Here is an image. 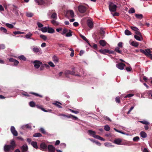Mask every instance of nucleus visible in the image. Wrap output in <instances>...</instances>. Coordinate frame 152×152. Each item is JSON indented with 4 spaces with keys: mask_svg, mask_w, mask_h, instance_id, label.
<instances>
[{
    "mask_svg": "<svg viewBox=\"0 0 152 152\" xmlns=\"http://www.w3.org/2000/svg\"><path fill=\"white\" fill-rule=\"evenodd\" d=\"M32 36V34L31 32H29L26 35L25 37L27 39H30Z\"/></svg>",
    "mask_w": 152,
    "mask_h": 152,
    "instance_id": "nucleus-28",
    "label": "nucleus"
},
{
    "mask_svg": "<svg viewBox=\"0 0 152 152\" xmlns=\"http://www.w3.org/2000/svg\"><path fill=\"white\" fill-rule=\"evenodd\" d=\"M96 139H99V140H102V141H104V139L103 138H102V137L98 136V135H97L96 136Z\"/></svg>",
    "mask_w": 152,
    "mask_h": 152,
    "instance_id": "nucleus-53",
    "label": "nucleus"
},
{
    "mask_svg": "<svg viewBox=\"0 0 152 152\" xmlns=\"http://www.w3.org/2000/svg\"><path fill=\"white\" fill-rule=\"evenodd\" d=\"M31 126L30 124H27L22 126V128L23 129H24L26 128H31Z\"/></svg>",
    "mask_w": 152,
    "mask_h": 152,
    "instance_id": "nucleus-25",
    "label": "nucleus"
},
{
    "mask_svg": "<svg viewBox=\"0 0 152 152\" xmlns=\"http://www.w3.org/2000/svg\"><path fill=\"white\" fill-rule=\"evenodd\" d=\"M111 14H112L113 16V17L115 16H119L120 15L119 13L117 12H115L113 14L111 13Z\"/></svg>",
    "mask_w": 152,
    "mask_h": 152,
    "instance_id": "nucleus-59",
    "label": "nucleus"
},
{
    "mask_svg": "<svg viewBox=\"0 0 152 152\" xmlns=\"http://www.w3.org/2000/svg\"><path fill=\"white\" fill-rule=\"evenodd\" d=\"M40 147L41 149L43 151H46L47 149V146L44 143H42L40 144Z\"/></svg>",
    "mask_w": 152,
    "mask_h": 152,
    "instance_id": "nucleus-14",
    "label": "nucleus"
},
{
    "mask_svg": "<svg viewBox=\"0 0 152 152\" xmlns=\"http://www.w3.org/2000/svg\"><path fill=\"white\" fill-rule=\"evenodd\" d=\"M117 6L112 2H110L109 4V9L110 12H115L116 11Z\"/></svg>",
    "mask_w": 152,
    "mask_h": 152,
    "instance_id": "nucleus-3",
    "label": "nucleus"
},
{
    "mask_svg": "<svg viewBox=\"0 0 152 152\" xmlns=\"http://www.w3.org/2000/svg\"><path fill=\"white\" fill-rule=\"evenodd\" d=\"M135 12V10L134 8H132L129 9V13H133Z\"/></svg>",
    "mask_w": 152,
    "mask_h": 152,
    "instance_id": "nucleus-41",
    "label": "nucleus"
},
{
    "mask_svg": "<svg viewBox=\"0 0 152 152\" xmlns=\"http://www.w3.org/2000/svg\"><path fill=\"white\" fill-rule=\"evenodd\" d=\"M28 149V146L26 145H23L21 148L22 152H26L27 151Z\"/></svg>",
    "mask_w": 152,
    "mask_h": 152,
    "instance_id": "nucleus-19",
    "label": "nucleus"
},
{
    "mask_svg": "<svg viewBox=\"0 0 152 152\" xmlns=\"http://www.w3.org/2000/svg\"><path fill=\"white\" fill-rule=\"evenodd\" d=\"M87 23L88 26L90 28H92L93 27V22L91 20H88L87 21Z\"/></svg>",
    "mask_w": 152,
    "mask_h": 152,
    "instance_id": "nucleus-15",
    "label": "nucleus"
},
{
    "mask_svg": "<svg viewBox=\"0 0 152 152\" xmlns=\"http://www.w3.org/2000/svg\"><path fill=\"white\" fill-rule=\"evenodd\" d=\"M67 12L70 15L72 18H73L74 17V13L72 10H69Z\"/></svg>",
    "mask_w": 152,
    "mask_h": 152,
    "instance_id": "nucleus-26",
    "label": "nucleus"
},
{
    "mask_svg": "<svg viewBox=\"0 0 152 152\" xmlns=\"http://www.w3.org/2000/svg\"><path fill=\"white\" fill-rule=\"evenodd\" d=\"M40 131L43 134H46V132L44 129L42 128H41L40 129Z\"/></svg>",
    "mask_w": 152,
    "mask_h": 152,
    "instance_id": "nucleus-51",
    "label": "nucleus"
},
{
    "mask_svg": "<svg viewBox=\"0 0 152 152\" xmlns=\"http://www.w3.org/2000/svg\"><path fill=\"white\" fill-rule=\"evenodd\" d=\"M75 72L73 71H70V70H66L65 71L64 74L67 77H69L68 76V75H75Z\"/></svg>",
    "mask_w": 152,
    "mask_h": 152,
    "instance_id": "nucleus-10",
    "label": "nucleus"
},
{
    "mask_svg": "<svg viewBox=\"0 0 152 152\" xmlns=\"http://www.w3.org/2000/svg\"><path fill=\"white\" fill-rule=\"evenodd\" d=\"M125 66V64L122 63H119L116 65V67L120 70L124 69Z\"/></svg>",
    "mask_w": 152,
    "mask_h": 152,
    "instance_id": "nucleus-9",
    "label": "nucleus"
},
{
    "mask_svg": "<svg viewBox=\"0 0 152 152\" xmlns=\"http://www.w3.org/2000/svg\"><path fill=\"white\" fill-rule=\"evenodd\" d=\"M12 134L15 136H18V133L15 130V128L13 126H11L10 128Z\"/></svg>",
    "mask_w": 152,
    "mask_h": 152,
    "instance_id": "nucleus-11",
    "label": "nucleus"
},
{
    "mask_svg": "<svg viewBox=\"0 0 152 152\" xmlns=\"http://www.w3.org/2000/svg\"><path fill=\"white\" fill-rule=\"evenodd\" d=\"M48 151L49 152H55V148L52 145H49L48 147Z\"/></svg>",
    "mask_w": 152,
    "mask_h": 152,
    "instance_id": "nucleus-12",
    "label": "nucleus"
},
{
    "mask_svg": "<svg viewBox=\"0 0 152 152\" xmlns=\"http://www.w3.org/2000/svg\"><path fill=\"white\" fill-rule=\"evenodd\" d=\"M37 24L39 28H41L43 26V25L39 22H37Z\"/></svg>",
    "mask_w": 152,
    "mask_h": 152,
    "instance_id": "nucleus-58",
    "label": "nucleus"
},
{
    "mask_svg": "<svg viewBox=\"0 0 152 152\" xmlns=\"http://www.w3.org/2000/svg\"><path fill=\"white\" fill-rule=\"evenodd\" d=\"M25 33L24 32H21L20 31H14L13 32V34L15 35L18 34H23Z\"/></svg>",
    "mask_w": 152,
    "mask_h": 152,
    "instance_id": "nucleus-45",
    "label": "nucleus"
},
{
    "mask_svg": "<svg viewBox=\"0 0 152 152\" xmlns=\"http://www.w3.org/2000/svg\"><path fill=\"white\" fill-rule=\"evenodd\" d=\"M134 37L136 40L139 41H141L143 40L142 35H134Z\"/></svg>",
    "mask_w": 152,
    "mask_h": 152,
    "instance_id": "nucleus-16",
    "label": "nucleus"
},
{
    "mask_svg": "<svg viewBox=\"0 0 152 152\" xmlns=\"http://www.w3.org/2000/svg\"><path fill=\"white\" fill-rule=\"evenodd\" d=\"M139 137H134L133 138V140L134 141H138L139 140Z\"/></svg>",
    "mask_w": 152,
    "mask_h": 152,
    "instance_id": "nucleus-54",
    "label": "nucleus"
},
{
    "mask_svg": "<svg viewBox=\"0 0 152 152\" xmlns=\"http://www.w3.org/2000/svg\"><path fill=\"white\" fill-rule=\"evenodd\" d=\"M115 101L116 102L118 103L120 102V99L119 97H117L115 98Z\"/></svg>",
    "mask_w": 152,
    "mask_h": 152,
    "instance_id": "nucleus-60",
    "label": "nucleus"
},
{
    "mask_svg": "<svg viewBox=\"0 0 152 152\" xmlns=\"http://www.w3.org/2000/svg\"><path fill=\"white\" fill-rule=\"evenodd\" d=\"M51 23L54 25H56L58 24V22L56 20H53L51 21Z\"/></svg>",
    "mask_w": 152,
    "mask_h": 152,
    "instance_id": "nucleus-62",
    "label": "nucleus"
},
{
    "mask_svg": "<svg viewBox=\"0 0 152 152\" xmlns=\"http://www.w3.org/2000/svg\"><path fill=\"white\" fill-rule=\"evenodd\" d=\"M42 134L39 133H37L34 134L33 135L34 137H39L42 136Z\"/></svg>",
    "mask_w": 152,
    "mask_h": 152,
    "instance_id": "nucleus-37",
    "label": "nucleus"
},
{
    "mask_svg": "<svg viewBox=\"0 0 152 152\" xmlns=\"http://www.w3.org/2000/svg\"><path fill=\"white\" fill-rule=\"evenodd\" d=\"M47 32L50 34H53L55 32V30L53 28L49 27H48Z\"/></svg>",
    "mask_w": 152,
    "mask_h": 152,
    "instance_id": "nucleus-18",
    "label": "nucleus"
},
{
    "mask_svg": "<svg viewBox=\"0 0 152 152\" xmlns=\"http://www.w3.org/2000/svg\"><path fill=\"white\" fill-rule=\"evenodd\" d=\"M99 52L100 53L104 54H105L106 53V49H100L99 50Z\"/></svg>",
    "mask_w": 152,
    "mask_h": 152,
    "instance_id": "nucleus-49",
    "label": "nucleus"
},
{
    "mask_svg": "<svg viewBox=\"0 0 152 152\" xmlns=\"http://www.w3.org/2000/svg\"><path fill=\"white\" fill-rule=\"evenodd\" d=\"M40 30L43 32H46L47 31L48 27H42L40 29Z\"/></svg>",
    "mask_w": 152,
    "mask_h": 152,
    "instance_id": "nucleus-34",
    "label": "nucleus"
},
{
    "mask_svg": "<svg viewBox=\"0 0 152 152\" xmlns=\"http://www.w3.org/2000/svg\"><path fill=\"white\" fill-rule=\"evenodd\" d=\"M127 64L129 65V66L128 67H127L126 68V70L127 72H128L131 71L132 70V68L131 67V66H130L129 64L128 63Z\"/></svg>",
    "mask_w": 152,
    "mask_h": 152,
    "instance_id": "nucleus-35",
    "label": "nucleus"
},
{
    "mask_svg": "<svg viewBox=\"0 0 152 152\" xmlns=\"http://www.w3.org/2000/svg\"><path fill=\"white\" fill-rule=\"evenodd\" d=\"M88 133L91 136H92L93 137L96 138L97 135H96V133L95 132L91 130H89L88 131Z\"/></svg>",
    "mask_w": 152,
    "mask_h": 152,
    "instance_id": "nucleus-13",
    "label": "nucleus"
},
{
    "mask_svg": "<svg viewBox=\"0 0 152 152\" xmlns=\"http://www.w3.org/2000/svg\"><path fill=\"white\" fill-rule=\"evenodd\" d=\"M135 15L137 18L139 19H141L143 18V16L142 14H135Z\"/></svg>",
    "mask_w": 152,
    "mask_h": 152,
    "instance_id": "nucleus-29",
    "label": "nucleus"
},
{
    "mask_svg": "<svg viewBox=\"0 0 152 152\" xmlns=\"http://www.w3.org/2000/svg\"><path fill=\"white\" fill-rule=\"evenodd\" d=\"M90 46L96 50H97V45L96 44H93L92 45H90Z\"/></svg>",
    "mask_w": 152,
    "mask_h": 152,
    "instance_id": "nucleus-47",
    "label": "nucleus"
},
{
    "mask_svg": "<svg viewBox=\"0 0 152 152\" xmlns=\"http://www.w3.org/2000/svg\"><path fill=\"white\" fill-rule=\"evenodd\" d=\"M139 122L142 123L143 124L145 125H148L150 124V123L146 121L143 120L142 121H139Z\"/></svg>",
    "mask_w": 152,
    "mask_h": 152,
    "instance_id": "nucleus-32",
    "label": "nucleus"
},
{
    "mask_svg": "<svg viewBox=\"0 0 152 152\" xmlns=\"http://www.w3.org/2000/svg\"><path fill=\"white\" fill-rule=\"evenodd\" d=\"M69 110L71 112H72V113H75L76 114H77V113H79V111H78V110L75 111V110H72L71 109H69Z\"/></svg>",
    "mask_w": 152,
    "mask_h": 152,
    "instance_id": "nucleus-52",
    "label": "nucleus"
},
{
    "mask_svg": "<svg viewBox=\"0 0 152 152\" xmlns=\"http://www.w3.org/2000/svg\"><path fill=\"white\" fill-rule=\"evenodd\" d=\"M34 66L35 68H39L42 65V63L38 60H35L33 61Z\"/></svg>",
    "mask_w": 152,
    "mask_h": 152,
    "instance_id": "nucleus-6",
    "label": "nucleus"
},
{
    "mask_svg": "<svg viewBox=\"0 0 152 152\" xmlns=\"http://www.w3.org/2000/svg\"><path fill=\"white\" fill-rule=\"evenodd\" d=\"M33 15V14L31 13L28 12L26 14V16L28 17H32Z\"/></svg>",
    "mask_w": 152,
    "mask_h": 152,
    "instance_id": "nucleus-50",
    "label": "nucleus"
},
{
    "mask_svg": "<svg viewBox=\"0 0 152 152\" xmlns=\"http://www.w3.org/2000/svg\"><path fill=\"white\" fill-rule=\"evenodd\" d=\"M131 28L134 31H135L137 30H139V29L136 27L134 26H131Z\"/></svg>",
    "mask_w": 152,
    "mask_h": 152,
    "instance_id": "nucleus-55",
    "label": "nucleus"
},
{
    "mask_svg": "<svg viewBox=\"0 0 152 152\" xmlns=\"http://www.w3.org/2000/svg\"><path fill=\"white\" fill-rule=\"evenodd\" d=\"M1 30L5 33H6L7 31V30L3 27H1Z\"/></svg>",
    "mask_w": 152,
    "mask_h": 152,
    "instance_id": "nucleus-56",
    "label": "nucleus"
},
{
    "mask_svg": "<svg viewBox=\"0 0 152 152\" xmlns=\"http://www.w3.org/2000/svg\"><path fill=\"white\" fill-rule=\"evenodd\" d=\"M42 110L44 112H50L52 111V110H46L43 108H42Z\"/></svg>",
    "mask_w": 152,
    "mask_h": 152,
    "instance_id": "nucleus-61",
    "label": "nucleus"
},
{
    "mask_svg": "<svg viewBox=\"0 0 152 152\" xmlns=\"http://www.w3.org/2000/svg\"><path fill=\"white\" fill-rule=\"evenodd\" d=\"M113 142L117 145H129L127 143H126L125 144H123L122 143V140L120 138H117L115 139L114 141Z\"/></svg>",
    "mask_w": 152,
    "mask_h": 152,
    "instance_id": "nucleus-8",
    "label": "nucleus"
},
{
    "mask_svg": "<svg viewBox=\"0 0 152 152\" xmlns=\"http://www.w3.org/2000/svg\"><path fill=\"white\" fill-rule=\"evenodd\" d=\"M49 65L51 67H54L55 66V65L51 61H50L48 63Z\"/></svg>",
    "mask_w": 152,
    "mask_h": 152,
    "instance_id": "nucleus-63",
    "label": "nucleus"
},
{
    "mask_svg": "<svg viewBox=\"0 0 152 152\" xmlns=\"http://www.w3.org/2000/svg\"><path fill=\"white\" fill-rule=\"evenodd\" d=\"M19 58L20 60L23 61H26V58L23 55H21L19 57Z\"/></svg>",
    "mask_w": 152,
    "mask_h": 152,
    "instance_id": "nucleus-36",
    "label": "nucleus"
},
{
    "mask_svg": "<svg viewBox=\"0 0 152 152\" xmlns=\"http://www.w3.org/2000/svg\"><path fill=\"white\" fill-rule=\"evenodd\" d=\"M134 96V94H130L126 95L124 97L125 98H128L132 97Z\"/></svg>",
    "mask_w": 152,
    "mask_h": 152,
    "instance_id": "nucleus-39",
    "label": "nucleus"
},
{
    "mask_svg": "<svg viewBox=\"0 0 152 152\" xmlns=\"http://www.w3.org/2000/svg\"><path fill=\"white\" fill-rule=\"evenodd\" d=\"M140 135L142 137L145 138L147 137L146 133L142 131L140 132Z\"/></svg>",
    "mask_w": 152,
    "mask_h": 152,
    "instance_id": "nucleus-30",
    "label": "nucleus"
},
{
    "mask_svg": "<svg viewBox=\"0 0 152 152\" xmlns=\"http://www.w3.org/2000/svg\"><path fill=\"white\" fill-rule=\"evenodd\" d=\"M16 146L15 142L13 140L10 141V145H5L4 146V150L5 152L10 151L13 150Z\"/></svg>",
    "mask_w": 152,
    "mask_h": 152,
    "instance_id": "nucleus-1",
    "label": "nucleus"
},
{
    "mask_svg": "<svg viewBox=\"0 0 152 152\" xmlns=\"http://www.w3.org/2000/svg\"><path fill=\"white\" fill-rule=\"evenodd\" d=\"M123 43L122 42H119L118 43V47L120 48H123L122 45Z\"/></svg>",
    "mask_w": 152,
    "mask_h": 152,
    "instance_id": "nucleus-57",
    "label": "nucleus"
},
{
    "mask_svg": "<svg viewBox=\"0 0 152 152\" xmlns=\"http://www.w3.org/2000/svg\"><path fill=\"white\" fill-rule=\"evenodd\" d=\"M10 9H12V11L17 15H19L18 8L16 6L12 5L10 6Z\"/></svg>",
    "mask_w": 152,
    "mask_h": 152,
    "instance_id": "nucleus-5",
    "label": "nucleus"
},
{
    "mask_svg": "<svg viewBox=\"0 0 152 152\" xmlns=\"http://www.w3.org/2000/svg\"><path fill=\"white\" fill-rule=\"evenodd\" d=\"M78 9L79 12L81 13H85L87 10L86 7L83 5H80L78 7Z\"/></svg>",
    "mask_w": 152,
    "mask_h": 152,
    "instance_id": "nucleus-4",
    "label": "nucleus"
},
{
    "mask_svg": "<svg viewBox=\"0 0 152 152\" xmlns=\"http://www.w3.org/2000/svg\"><path fill=\"white\" fill-rule=\"evenodd\" d=\"M48 65L47 64H43L40 66V70H42L44 69L45 67H48Z\"/></svg>",
    "mask_w": 152,
    "mask_h": 152,
    "instance_id": "nucleus-31",
    "label": "nucleus"
},
{
    "mask_svg": "<svg viewBox=\"0 0 152 152\" xmlns=\"http://www.w3.org/2000/svg\"><path fill=\"white\" fill-rule=\"evenodd\" d=\"M130 45L132 46L137 47L139 45V43L136 41H132L131 42Z\"/></svg>",
    "mask_w": 152,
    "mask_h": 152,
    "instance_id": "nucleus-23",
    "label": "nucleus"
},
{
    "mask_svg": "<svg viewBox=\"0 0 152 152\" xmlns=\"http://www.w3.org/2000/svg\"><path fill=\"white\" fill-rule=\"evenodd\" d=\"M145 53L144 54L147 56L148 57L151 53V51L149 49H145Z\"/></svg>",
    "mask_w": 152,
    "mask_h": 152,
    "instance_id": "nucleus-24",
    "label": "nucleus"
},
{
    "mask_svg": "<svg viewBox=\"0 0 152 152\" xmlns=\"http://www.w3.org/2000/svg\"><path fill=\"white\" fill-rule=\"evenodd\" d=\"M40 37L43 39L44 41H46L47 39V36L43 34L40 35Z\"/></svg>",
    "mask_w": 152,
    "mask_h": 152,
    "instance_id": "nucleus-33",
    "label": "nucleus"
},
{
    "mask_svg": "<svg viewBox=\"0 0 152 152\" xmlns=\"http://www.w3.org/2000/svg\"><path fill=\"white\" fill-rule=\"evenodd\" d=\"M9 61L10 62H13L14 64L15 65H17L19 63V62L18 61L13 58H10L9 59Z\"/></svg>",
    "mask_w": 152,
    "mask_h": 152,
    "instance_id": "nucleus-17",
    "label": "nucleus"
},
{
    "mask_svg": "<svg viewBox=\"0 0 152 152\" xmlns=\"http://www.w3.org/2000/svg\"><path fill=\"white\" fill-rule=\"evenodd\" d=\"M60 33L62 35H65L66 37H69L72 36V31L71 30H68L67 29L64 28L62 30V31Z\"/></svg>",
    "mask_w": 152,
    "mask_h": 152,
    "instance_id": "nucleus-2",
    "label": "nucleus"
},
{
    "mask_svg": "<svg viewBox=\"0 0 152 152\" xmlns=\"http://www.w3.org/2000/svg\"><path fill=\"white\" fill-rule=\"evenodd\" d=\"M6 25L8 27L10 28H12L14 27V26L12 24L9 23H6Z\"/></svg>",
    "mask_w": 152,
    "mask_h": 152,
    "instance_id": "nucleus-42",
    "label": "nucleus"
},
{
    "mask_svg": "<svg viewBox=\"0 0 152 152\" xmlns=\"http://www.w3.org/2000/svg\"><path fill=\"white\" fill-rule=\"evenodd\" d=\"M53 61L55 63H57L59 61L58 58L56 56H54L52 58Z\"/></svg>",
    "mask_w": 152,
    "mask_h": 152,
    "instance_id": "nucleus-22",
    "label": "nucleus"
},
{
    "mask_svg": "<svg viewBox=\"0 0 152 152\" xmlns=\"http://www.w3.org/2000/svg\"><path fill=\"white\" fill-rule=\"evenodd\" d=\"M99 44L102 47H104L106 44V41L104 40H101L99 41Z\"/></svg>",
    "mask_w": 152,
    "mask_h": 152,
    "instance_id": "nucleus-21",
    "label": "nucleus"
},
{
    "mask_svg": "<svg viewBox=\"0 0 152 152\" xmlns=\"http://www.w3.org/2000/svg\"><path fill=\"white\" fill-rule=\"evenodd\" d=\"M31 145L34 148H37L38 146L36 142L34 141L31 142Z\"/></svg>",
    "mask_w": 152,
    "mask_h": 152,
    "instance_id": "nucleus-27",
    "label": "nucleus"
},
{
    "mask_svg": "<svg viewBox=\"0 0 152 152\" xmlns=\"http://www.w3.org/2000/svg\"><path fill=\"white\" fill-rule=\"evenodd\" d=\"M5 48V46L4 44H1L0 45V50L3 49Z\"/></svg>",
    "mask_w": 152,
    "mask_h": 152,
    "instance_id": "nucleus-64",
    "label": "nucleus"
},
{
    "mask_svg": "<svg viewBox=\"0 0 152 152\" xmlns=\"http://www.w3.org/2000/svg\"><path fill=\"white\" fill-rule=\"evenodd\" d=\"M125 34L126 35H130L132 34L131 32L128 30H126L125 31Z\"/></svg>",
    "mask_w": 152,
    "mask_h": 152,
    "instance_id": "nucleus-38",
    "label": "nucleus"
},
{
    "mask_svg": "<svg viewBox=\"0 0 152 152\" xmlns=\"http://www.w3.org/2000/svg\"><path fill=\"white\" fill-rule=\"evenodd\" d=\"M32 50L35 53H38V54H41L42 53L41 50L39 47H34Z\"/></svg>",
    "mask_w": 152,
    "mask_h": 152,
    "instance_id": "nucleus-7",
    "label": "nucleus"
},
{
    "mask_svg": "<svg viewBox=\"0 0 152 152\" xmlns=\"http://www.w3.org/2000/svg\"><path fill=\"white\" fill-rule=\"evenodd\" d=\"M120 48L117 47L115 49V51L118 53L121 54V51L120 50Z\"/></svg>",
    "mask_w": 152,
    "mask_h": 152,
    "instance_id": "nucleus-43",
    "label": "nucleus"
},
{
    "mask_svg": "<svg viewBox=\"0 0 152 152\" xmlns=\"http://www.w3.org/2000/svg\"><path fill=\"white\" fill-rule=\"evenodd\" d=\"M104 129L105 131H108L110 130V128L108 125H106L104 126Z\"/></svg>",
    "mask_w": 152,
    "mask_h": 152,
    "instance_id": "nucleus-44",
    "label": "nucleus"
},
{
    "mask_svg": "<svg viewBox=\"0 0 152 152\" xmlns=\"http://www.w3.org/2000/svg\"><path fill=\"white\" fill-rule=\"evenodd\" d=\"M53 104H54V105H56L57 107L58 108H62V107L60 105H61L62 104L58 102V101H56L54 103H53Z\"/></svg>",
    "mask_w": 152,
    "mask_h": 152,
    "instance_id": "nucleus-20",
    "label": "nucleus"
},
{
    "mask_svg": "<svg viewBox=\"0 0 152 152\" xmlns=\"http://www.w3.org/2000/svg\"><path fill=\"white\" fill-rule=\"evenodd\" d=\"M51 18H52L54 19H55L57 18V14L56 13H54L51 15Z\"/></svg>",
    "mask_w": 152,
    "mask_h": 152,
    "instance_id": "nucleus-40",
    "label": "nucleus"
},
{
    "mask_svg": "<svg viewBox=\"0 0 152 152\" xmlns=\"http://www.w3.org/2000/svg\"><path fill=\"white\" fill-rule=\"evenodd\" d=\"M38 4H41L43 3V1L42 0H35Z\"/></svg>",
    "mask_w": 152,
    "mask_h": 152,
    "instance_id": "nucleus-46",
    "label": "nucleus"
},
{
    "mask_svg": "<svg viewBox=\"0 0 152 152\" xmlns=\"http://www.w3.org/2000/svg\"><path fill=\"white\" fill-rule=\"evenodd\" d=\"M29 104L31 107H34L35 106V103L33 101L30 102L29 103Z\"/></svg>",
    "mask_w": 152,
    "mask_h": 152,
    "instance_id": "nucleus-48",
    "label": "nucleus"
}]
</instances>
